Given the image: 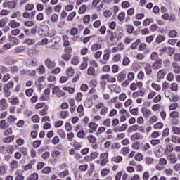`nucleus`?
Wrapping results in <instances>:
<instances>
[{"instance_id": "obj_36", "label": "nucleus", "mask_w": 180, "mask_h": 180, "mask_svg": "<svg viewBox=\"0 0 180 180\" xmlns=\"http://www.w3.org/2000/svg\"><path fill=\"white\" fill-rule=\"evenodd\" d=\"M110 2H112V0H103L101 2V4L98 5V10L101 11V9L103 8V6L105 5V4H110Z\"/></svg>"}, {"instance_id": "obj_58", "label": "nucleus", "mask_w": 180, "mask_h": 180, "mask_svg": "<svg viewBox=\"0 0 180 180\" xmlns=\"http://www.w3.org/2000/svg\"><path fill=\"white\" fill-rule=\"evenodd\" d=\"M130 6H131L130 2L127 1H124L122 3V8H123V9H127L128 8H130Z\"/></svg>"}, {"instance_id": "obj_27", "label": "nucleus", "mask_w": 180, "mask_h": 180, "mask_svg": "<svg viewBox=\"0 0 180 180\" xmlns=\"http://www.w3.org/2000/svg\"><path fill=\"white\" fill-rule=\"evenodd\" d=\"M60 58L64 60V61H70V60H71V54L63 53L60 56Z\"/></svg>"}, {"instance_id": "obj_35", "label": "nucleus", "mask_w": 180, "mask_h": 180, "mask_svg": "<svg viewBox=\"0 0 180 180\" xmlns=\"http://www.w3.org/2000/svg\"><path fill=\"white\" fill-rule=\"evenodd\" d=\"M24 43L28 46H33L36 43V41L33 39L27 38L24 41Z\"/></svg>"}, {"instance_id": "obj_42", "label": "nucleus", "mask_w": 180, "mask_h": 180, "mask_svg": "<svg viewBox=\"0 0 180 180\" xmlns=\"http://www.w3.org/2000/svg\"><path fill=\"white\" fill-rule=\"evenodd\" d=\"M15 140V136H11L7 138H4L3 141L4 143H12Z\"/></svg>"}, {"instance_id": "obj_43", "label": "nucleus", "mask_w": 180, "mask_h": 180, "mask_svg": "<svg viewBox=\"0 0 180 180\" xmlns=\"http://www.w3.org/2000/svg\"><path fill=\"white\" fill-rule=\"evenodd\" d=\"M78 12L80 15L85 13L86 12V5L85 4L82 5L79 8Z\"/></svg>"}, {"instance_id": "obj_60", "label": "nucleus", "mask_w": 180, "mask_h": 180, "mask_svg": "<svg viewBox=\"0 0 180 180\" xmlns=\"http://www.w3.org/2000/svg\"><path fill=\"white\" fill-rule=\"evenodd\" d=\"M54 43H53V39L48 41V42L46 44V49H54Z\"/></svg>"}, {"instance_id": "obj_49", "label": "nucleus", "mask_w": 180, "mask_h": 180, "mask_svg": "<svg viewBox=\"0 0 180 180\" xmlns=\"http://www.w3.org/2000/svg\"><path fill=\"white\" fill-rule=\"evenodd\" d=\"M130 153V148L128 147H124L121 149V154L123 155H127Z\"/></svg>"}, {"instance_id": "obj_7", "label": "nucleus", "mask_w": 180, "mask_h": 180, "mask_svg": "<svg viewBox=\"0 0 180 180\" xmlns=\"http://www.w3.org/2000/svg\"><path fill=\"white\" fill-rule=\"evenodd\" d=\"M83 62L81 63L79 66V69L82 70H86L88 68V62L89 61V58L88 56L83 57Z\"/></svg>"}, {"instance_id": "obj_34", "label": "nucleus", "mask_w": 180, "mask_h": 180, "mask_svg": "<svg viewBox=\"0 0 180 180\" xmlns=\"http://www.w3.org/2000/svg\"><path fill=\"white\" fill-rule=\"evenodd\" d=\"M77 137H78V139H85V131L84 129H81V130L77 132Z\"/></svg>"}, {"instance_id": "obj_44", "label": "nucleus", "mask_w": 180, "mask_h": 180, "mask_svg": "<svg viewBox=\"0 0 180 180\" xmlns=\"http://www.w3.org/2000/svg\"><path fill=\"white\" fill-rule=\"evenodd\" d=\"M87 75H95V68L90 66L87 69Z\"/></svg>"}, {"instance_id": "obj_8", "label": "nucleus", "mask_w": 180, "mask_h": 180, "mask_svg": "<svg viewBox=\"0 0 180 180\" xmlns=\"http://www.w3.org/2000/svg\"><path fill=\"white\" fill-rule=\"evenodd\" d=\"M19 168V162L18 160H13L10 162V171L11 172H13L15 169H18Z\"/></svg>"}, {"instance_id": "obj_1", "label": "nucleus", "mask_w": 180, "mask_h": 180, "mask_svg": "<svg viewBox=\"0 0 180 180\" xmlns=\"http://www.w3.org/2000/svg\"><path fill=\"white\" fill-rule=\"evenodd\" d=\"M100 160H101V165L104 167L105 164L109 162V153H103L100 155Z\"/></svg>"}, {"instance_id": "obj_5", "label": "nucleus", "mask_w": 180, "mask_h": 180, "mask_svg": "<svg viewBox=\"0 0 180 180\" xmlns=\"http://www.w3.org/2000/svg\"><path fill=\"white\" fill-rule=\"evenodd\" d=\"M165 75H167V70L165 69H162L159 70L157 73L158 82H161V80L164 79V78L165 77Z\"/></svg>"}, {"instance_id": "obj_18", "label": "nucleus", "mask_w": 180, "mask_h": 180, "mask_svg": "<svg viewBox=\"0 0 180 180\" xmlns=\"http://www.w3.org/2000/svg\"><path fill=\"white\" fill-rule=\"evenodd\" d=\"M75 72V70L72 67H69L66 70V75H68V77H74Z\"/></svg>"}, {"instance_id": "obj_9", "label": "nucleus", "mask_w": 180, "mask_h": 180, "mask_svg": "<svg viewBox=\"0 0 180 180\" xmlns=\"http://www.w3.org/2000/svg\"><path fill=\"white\" fill-rule=\"evenodd\" d=\"M8 106H9V104H8V102H6V98H2L0 100V108L1 110H6Z\"/></svg>"}, {"instance_id": "obj_21", "label": "nucleus", "mask_w": 180, "mask_h": 180, "mask_svg": "<svg viewBox=\"0 0 180 180\" xmlns=\"http://www.w3.org/2000/svg\"><path fill=\"white\" fill-rule=\"evenodd\" d=\"M151 23H154V18H146L143 22V26H150Z\"/></svg>"}, {"instance_id": "obj_40", "label": "nucleus", "mask_w": 180, "mask_h": 180, "mask_svg": "<svg viewBox=\"0 0 180 180\" xmlns=\"http://www.w3.org/2000/svg\"><path fill=\"white\" fill-rule=\"evenodd\" d=\"M150 60L153 61H157L158 60H160V58H158V53L153 52L150 55Z\"/></svg>"}, {"instance_id": "obj_15", "label": "nucleus", "mask_w": 180, "mask_h": 180, "mask_svg": "<svg viewBox=\"0 0 180 180\" xmlns=\"http://www.w3.org/2000/svg\"><path fill=\"white\" fill-rule=\"evenodd\" d=\"M89 133H94L96 131V129H98V124L95 122H91L89 124Z\"/></svg>"}, {"instance_id": "obj_2", "label": "nucleus", "mask_w": 180, "mask_h": 180, "mask_svg": "<svg viewBox=\"0 0 180 180\" xmlns=\"http://www.w3.org/2000/svg\"><path fill=\"white\" fill-rule=\"evenodd\" d=\"M52 93L54 95H56L57 98H63V96H65V95L64 91L60 89V87L58 86H55L52 90Z\"/></svg>"}, {"instance_id": "obj_46", "label": "nucleus", "mask_w": 180, "mask_h": 180, "mask_svg": "<svg viewBox=\"0 0 180 180\" xmlns=\"http://www.w3.org/2000/svg\"><path fill=\"white\" fill-rule=\"evenodd\" d=\"M120 147H122V145H120V143L119 142H115L111 146L112 150H119Z\"/></svg>"}, {"instance_id": "obj_16", "label": "nucleus", "mask_w": 180, "mask_h": 180, "mask_svg": "<svg viewBox=\"0 0 180 180\" xmlns=\"http://www.w3.org/2000/svg\"><path fill=\"white\" fill-rule=\"evenodd\" d=\"M111 91H113V92H115L116 94H120L122 92V88L117 84H112Z\"/></svg>"}, {"instance_id": "obj_33", "label": "nucleus", "mask_w": 180, "mask_h": 180, "mask_svg": "<svg viewBox=\"0 0 180 180\" xmlns=\"http://www.w3.org/2000/svg\"><path fill=\"white\" fill-rule=\"evenodd\" d=\"M145 71L148 75H150L153 72V69H151V65L150 63H146L145 66Z\"/></svg>"}, {"instance_id": "obj_3", "label": "nucleus", "mask_w": 180, "mask_h": 180, "mask_svg": "<svg viewBox=\"0 0 180 180\" xmlns=\"http://www.w3.org/2000/svg\"><path fill=\"white\" fill-rule=\"evenodd\" d=\"M44 64L48 70H53V68H55L56 65H57L56 61L52 60L51 58H47L44 61Z\"/></svg>"}, {"instance_id": "obj_32", "label": "nucleus", "mask_w": 180, "mask_h": 180, "mask_svg": "<svg viewBox=\"0 0 180 180\" xmlns=\"http://www.w3.org/2000/svg\"><path fill=\"white\" fill-rule=\"evenodd\" d=\"M71 64H72V65H78V64H79V58L77 56H73Z\"/></svg>"}, {"instance_id": "obj_55", "label": "nucleus", "mask_w": 180, "mask_h": 180, "mask_svg": "<svg viewBox=\"0 0 180 180\" xmlns=\"http://www.w3.org/2000/svg\"><path fill=\"white\" fill-rule=\"evenodd\" d=\"M8 123H15L18 118L16 117H13V115H9L7 118Z\"/></svg>"}, {"instance_id": "obj_64", "label": "nucleus", "mask_w": 180, "mask_h": 180, "mask_svg": "<svg viewBox=\"0 0 180 180\" xmlns=\"http://www.w3.org/2000/svg\"><path fill=\"white\" fill-rule=\"evenodd\" d=\"M23 51H25V46H18L14 50V53H22Z\"/></svg>"}, {"instance_id": "obj_25", "label": "nucleus", "mask_w": 180, "mask_h": 180, "mask_svg": "<svg viewBox=\"0 0 180 180\" xmlns=\"http://www.w3.org/2000/svg\"><path fill=\"white\" fill-rule=\"evenodd\" d=\"M57 133L58 136L61 137V139H65V137H67V134H65V131H64L63 129H58Z\"/></svg>"}, {"instance_id": "obj_59", "label": "nucleus", "mask_w": 180, "mask_h": 180, "mask_svg": "<svg viewBox=\"0 0 180 180\" xmlns=\"http://www.w3.org/2000/svg\"><path fill=\"white\" fill-rule=\"evenodd\" d=\"M172 131L174 133V134H176L177 136H179L180 128L178 127H173L172 129Z\"/></svg>"}, {"instance_id": "obj_19", "label": "nucleus", "mask_w": 180, "mask_h": 180, "mask_svg": "<svg viewBox=\"0 0 180 180\" xmlns=\"http://www.w3.org/2000/svg\"><path fill=\"white\" fill-rule=\"evenodd\" d=\"M75 16H77V12L75 11L71 12L68 14L66 18V20L68 22H72V20H74V18H75Z\"/></svg>"}, {"instance_id": "obj_52", "label": "nucleus", "mask_w": 180, "mask_h": 180, "mask_svg": "<svg viewBox=\"0 0 180 180\" xmlns=\"http://www.w3.org/2000/svg\"><path fill=\"white\" fill-rule=\"evenodd\" d=\"M4 136H11V134H12L13 133V129L12 127H9V128H6V129H4Z\"/></svg>"}, {"instance_id": "obj_48", "label": "nucleus", "mask_w": 180, "mask_h": 180, "mask_svg": "<svg viewBox=\"0 0 180 180\" xmlns=\"http://www.w3.org/2000/svg\"><path fill=\"white\" fill-rule=\"evenodd\" d=\"M151 86L155 91L160 92L161 91V85L158 84L157 83H152Z\"/></svg>"}, {"instance_id": "obj_13", "label": "nucleus", "mask_w": 180, "mask_h": 180, "mask_svg": "<svg viewBox=\"0 0 180 180\" xmlns=\"http://www.w3.org/2000/svg\"><path fill=\"white\" fill-rule=\"evenodd\" d=\"M15 180H25V176L22 175V170H16L15 172Z\"/></svg>"}, {"instance_id": "obj_53", "label": "nucleus", "mask_w": 180, "mask_h": 180, "mask_svg": "<svg viewBox=\"0 0 180 180\" xmlns=\"http://www.w3.org/2000/svg\"><path fill=\"white\" fill-rule=\"evenodd\" d=\"M112 160V161H114V162L119 164V162H121V161L123 160V157L118 155V156L113 157Z\"/></svg>"}, {"instance_id": "obj_37", "label": "nucleus", "mask_w": 180, "mask_h": 180, "mask_svg": "<svg viewBox=\"0 0 180 180\" xmlns=\"http://www.w3.org/2000/svg\"><path fill=\"white\" fill-rule=\"evenodd\" d=\"M145 162L147 165H151V164H154V158L151 157L145 158Z\"/></svg>"}, {"instance_id": "obj_56", "label": "nucleus", "mask_w": 180, "mask_h": 180, "mask_svg": "<svg viewBox=\"0 0 180 180\" xmlns=\"http://www.w3.org/2000/svg\"><path fill=\"white\" fill-rule=\"evenodd\" d=\"M44 81H46V77L44 76H40L37 81L36 82V84L37 85H40V84H43V82H44Z\"/></svg>"}, {"instance_id": "obj_10", "label": "nucleus", "mask_w": 180, "mask_h": 180, "mask_svg": "<svg viewBox=\"0 0 180 180\" xmlns=\"http://www.w3.org/2000/svg\"><path fill=\"white\" fill-rule=\"evenodd\" d=\"M162 65V60L158 59L153 65V70H160Z\"/></svg>"}, {"instance_id": "obj_23", "label": "nucleus", "mask_w": 180, "mask_h": 180, "mask_svg": "<svg viewBox=\"0 0 180 180\" xmlns=\"http://www.w3.org/2000/svg\"><path fill=\"white\" fill-rule=\"evenodd\" d=\"M172 67H173V71L175 72V74H179L180 72V66L178 65V63L176 62H174L172 63Z\"/></svg>"}, {"instance_id": "obj_17", "label": "nucleus", "mask_w": 180, "mask_h": 180, "mask_svg": "<svg viewBox=\"0 0 180 180\" xmlns=\"http://www.w3.org/2000/svg\"><path fill=\"white\" fill-rule=\"evenodd\" d=\"M109 53H110V51H107V53H105L103 56V60L100 61V63H101V64H107L108 60H109V58H110V55L109 54Z\"/></svg>"}, {"instance_id": "obj_51", "label": "nucleus", "mask_w": 180, "mask_h": 180, "mask_svg": "<svg viewBox=\"0 0 180 180\" xmlns=\"http://www.w3.org/2000/svg\"><path fill=\"white\" fill-rule=\"evenodd\" d=\"M155 41L158 44L162 43V41H165V37L162 35H159L156 37Z\"/></svg>"}, {"instance_id": "obj_28", "label": "nucleus", "mask_w": 180, "mask_h": 180, "mask_svg": "<svg viewBox=\"0 0 180 180\" xmlns=\"http://www.w3.org/2000/svg\"><path fill=\"white\" fill-rule=\"evenodd\" d=\"M9 103L11 105H19V98H18V97H11L10 99Z\"/></svg>"}, {"instance_id": "obj_29", "label": "nucleus", "mask_w": 180, "mask_h": 180, "mask_svg": "<svg viewBox=\"0 0 180 180\" xmlns=\"http://www.w3.org/2000/svg\"><path fill=\"white\" fill-rule=\"evenodd\" d=\"M60 115L62 119H67L70 116V112L68 110H62L60 112Z\"/></svg>"}, {"instance_id": "obj_39", "label": "nucleus", "mask_w": 180, "mask_h": 180, "mask_svg": "<svg viewBox=\"0 0 180 180\" xmlns=\"http://www.w3.org/2000/svg\"><path fill=\"white\" fill-rule=\"evenodd\" d=\"M127 127V124H123L120 127L117 128V131H119L120 133H121L122 131H126Z\"/></svg>"}, {"instance_id": "obj_20", "label": "nucleus", "mask_w": 180, "mask_h": 180, "mask_svg": "<svg viewBox=\"0 0 180 180\" xmlns=\"http://www.w3.org/2000/svg\"><path fill=\"white\" fill-rule=\"evenodd\" d=\"M6 174H8V165L0 166V175H5Z\"/></svg>"}, {"instance_id": "obj_11", "label": "nucleus", "mask_w": 180, "mask_h": 180, "mask_svg": "<svg viewBox=\"0 0 180 180\" xmlns=\"http://www.w3.org/2000/svg\"><path fill=\"white\" fill-rule=\"evenodd\" d=\"M8 26L12 29H17V27H19L20 26V22L15 20H11L8 23Z\"/></svg>"}, {"instance_id": "obj_26", "label": "nucleus", "mask_w": 180, "mask_h": 180, "mask_svg": "<svg viewBox=\"0 0 180 180\" xmlns=\"http://www.w3.org/2000/svg\"><path fill=\"white\" fill-rule=\"evenodd\" d=\"M77 113H79V116L82 117V116H84V115H85L84 112V106L82 105H79L77 107Z\"/></svg>"}, {"instance_id": "obj_47", "label": "nucleus", "mask_w": 180, "mask_h": 180, "mask_svg": "<svg viewBox=\"0 0 180 180\" xmlns=\"http://www.w3.org/2000/svg\"><path fill=\"white\" fill-rule=\"evenodd\" d=\"M39 179V174L37 173H34L27 178V180H37Z\"/></svg>"}, {"instance_id": "obj_22", "label": "nucleus", "mask_w": 180, "mask_h": 180, "mask_svg": "<svg viewBox=\"0 0 180 180\" xmlns=\"http://www.w3.org/2000/svg\"><path fill=\"white\" fill-rule=\"evenodd\" d=\"M101 49H102L101 44H94L91 47V51H96L98 50H101Z\"/></svg>"}, {"instance_id": "obj_12", "label": "nucleus", "mask_w": 180, "mask_h": 180, "mask_svg": "<svg viewBox=\"0 0 180 180\" xmlns=\"http://www.w3.org/2000/svg\"><path fill=\"white\" fill-rule=\"evenodd\" d=\"M9 127V123L6 122V120H0V129L1 130H6Z\"/></svg>"}, {"instance_id": "obj_38", "label": "nucleus", "mask_w": 180, "mask_h": 180, "mask_svg": "<svg viewBox=\"0 0 180 180\" xmlns=\"http://www.w3.org/2000/svg\"><path fill=\"white\" fill-rule=\"evenodd\" d=\"M124 18H126V13H124V11L118 14L117 19L120 22H123V20H124Z\"/></svg>"}, {"instance_id": "obj_50", "label": "nucleus", "mask_w": 180, "mask_h": 180, "mask_svg": "<svg viewBox=\"0 0 180 180\" xmlns=\"http://www.w3.org/2000/svg\"><path fill=\"white\" fill-rule=\"evenodd\" d=\"M6 151L8 154H13V153L15 152V147H13V146L12 145H9L6 148Z\"/></svg>"}, {"instance_id": "obj_14", "label": "nucleus", "mask_w": 180, "mask_h": 180, "mask_svg": "<svg viewBox=\"0 0 180 180\" xmlns=\"http://www.w3.org/2000/svg\"><path fill=\"white\" fill-rule=\"evenodd\" d=\"M126 79V72L125 71H122L118 74L117 76V81L119 82H123Z\"/></svg>"}, {"instance_id": "obj_4", "label": "nucleus", "mask_w": 180, "mask_h": 180, "mask_svg": "<svg viewBox=\"0 0 180 180\" xmlns=\"http://www.w3.org/2000/svg\"><path fill=\"white\" fill-rule=\"evenodd\" d=\"M141 112L145 119H148V117H150V116L153 115V112H151V110L147 108L146 107H143L141 109Z\"/></svg>"}, {"instance_id": "obj_54", "label": "nucleus", "mask_w": 180, "mask_h": 180, "mask_svg": "<svg viewBox=\"0 0 180 180\" xmlns=\"http://www.w3.org/2000/svg\"><path fill=\"white\" fill-rule=\"evenodd\" d=\"M18 5V2L16 1H8V8L9 9H15Z\"/></svg>"}, {"instance_id": "obj_6", "label": "nucleus", "mask_w": 180, "mask_h": 180, "mask_svg": "<svg viewBox=\"0 0 180 180\" xmlns=\"http://www.w3.org/2000/svg\"><path fill=\"white\" fill-rule=\"evenodd\" d=\"M167 160L170 164H176L178 162V158L174 153L167 155Z\"/></svg>"}, {"instance_id": "obj_24", "label": "nucleus", "mask_w": 180, "mask_h": 180, "mask_svg": "<svg viewBox=\"0 0 180 180\" xmlns=\"http://www.w3.org/2000/svg\"><path fill=\"white\" fill-rule=\"evenodd\" d=\"M174 146L171 144L167 145L165 149V154L168 155V153H172L174 151Z\"/></svg>"}, {"instance_id": "obj_45", "label": "nucleus", "mask_w": 180, "mask_h": 180, "mask_svg": "<svg viewBox=\"0 0 180 180\" xmlns=\"http://www.w3.org/2000/svg\"><path fill=\"white\" fill-rule=\"evenodd\" d=\"M162 127H164V124L162 122H157L153 125V129H155L156 130H160Z\"/></svg>"}, {"instance_id": "obj_30", "label": "nucleus", "mask_w": 180, "mask_h": 180, "mask_svg": "<svg viewBox=\"0 0 180 180\" xmlns=\"http://www.w3.org/2000/svg\"><path fill=\"white\" fill-rule=\"evenodd\" d=\"M87 140L89 143L91 144L96 143L97 139L95 137V136L90 134L87 136Z\"/></svg>"}, {"instance_id": "obj_57", "label": "nucleus", "mask_w": 180, "mask_h": 180, "mask_svg": "<svg viewBox=\"0 0 180 180\" xmlns=\"http://www.w3.org/2000/svg\"><path fill=\"white\" fill-rule=\"evenodd\" d=\"M158 121V117L156 115H153L149 119V123L150 124H153V123H155V122Z\"/></svg>"}, {"instance_id": "obj_63", "label": "nucleus", "mask_w": 180, "mask_h": 180, "mask_svg": "<svg viewBox=\"0 0 180 180\" xmlns=\"http://www.w3.org/2000/svg\"><path fill=\"white\" fill-rule=\"evenodd\" d=\"M33 123H39L40 122V117L38 115H33L32 117Z\"/></svg>"}, {"instance_id": "obj_31", "label": "nucleus", "mask_w": 180, "mask_h": 180, "mask_svg": "<svg viewBox=\"0 0 180 180\" xmlns=\"http://www.w3.org/2000/svg\"><path fill=\"white\" fill-rule=\"evenodd\" d=\"M112 11L107 9L105 11H104L103 15L104 16V18H106V19H109V18H110L112 15Z\"/></svg>"}, {"instance_id": "obj_41", "label": "nucleus", "mask_w": 180, "mask_h": 180, "mask_svg": "<svg viewBox=\"0 0 180 180\" xmlns=\"http://www.w3.org/2000/svg\"><path fill=\"white\" fill-rule=\"evenodd\" d=\"M165 96L169 99L170 101H172V94L169 90H165Z\"/></svg>"}, {"instance_id": "obj_61", "label": "nucleus", "mask_w": 180, "mask_h": 180, "mask_svg": "<svg viewBox=\"0 0 180 180\" xmlns=\"http://www.w3.org/2000/svg\"><path fill=\"white\" fill-rule=\"evenodd\" d=\"M170 117L177 119V117H179V112L178 111H172L170 112Z\"/></svg>"}, {"instance_id": "obj_62", "label": "nucleus", "mask_w": 180, "mask_h": 180, "mask_svg": "<svg viewBox=\"0 0 180 180\" xmlns=\"http://www.w3.org/2000/svg\"><path fill=\"white\" fill-rule=\"evenodd\" d=\"M138 129H139V125L137 124L129 127L128 129L129 131H130L131 133H133V131H137Z\"/></svg>"}]
</instances>
